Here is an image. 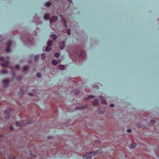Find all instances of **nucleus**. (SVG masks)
I'll return each mask as SVG.
<instances>
[{"instance_id": "f257e3e1", "label": "nucleus", "mask_w": 159, "mask_h": 159, "mask_svg": "<svg viewBox=\"0 0 159 159\" xmlns=\"http://www.w3.org/2000/svg\"><path fill=\"white\" fill-rule=\"evenodd\" d=\"M102 152V149H98L93 152H87L85 155H83V157L86 159H92V156H97L101 154Z\"/></svg>"}, {"instance_id": "f03ea898", "label": "nucleus", "mask_w": 159, "mask_h": 159, "mask_svg": "<svg viewBox=\"0 0 159 159\" xmlns=\"http://www.w3.org/2000/svg\"><path fill=\"white\" fill-rule=\"evenodd\" d=\"M74 53L77 55L78 57H84L85 55L84 51L80 48H76L74 50Z\"/></svg>"}, {"instance_id": "7ed1b4c3", "label": "nucleus", "mask_w": 159, "mask_h": 159, "mask_svg": "<svg viewBox=\"0 0 159 159\" xmlns=\"http://www.w3.org/2000/svg\"><path fill=\"white\" fill-rule=\"evenodd\" d=\"M31 123V122L30 121H27L26 120L23 121V122L21 124H20L19 122H17L16 123V125L17 126H22L24 125V124H29Z\"/></svg>"}, {"instance_id": "20e7f679", "label": "nucleus", "mask_w": 159, "mask_h": 159, "mask_svg": "<svg viewBox=\"0 0 159 159\" xmlns=\"http://www.w3.org/2000/svg\"><path fill=\"white\" fill-rule=\"evenodd\" d=\"M1 65L2 66L8 67L11 69V67L9 66V62L8 61H6L4 63H1Z\"/></svg>"}, {"instance_id": "39448f33", "label": "nucleus", "mask_w": 159, "mask_h": 159, "mask_svg": "<svg viewBox=\"0 0 159 159\" xmlns=\"http://www.w3.org/2000/svg\"><path fill=\"white\" fill-rule=\"evenodd\" d=\"M2 82L5 84V85L4 86L5 87H7L8 86L9 83V80L7 79H4L2 80Z\"/></svg>"}, {"instance_id": "423d86ee", "label": "nucleus", "mask_w": 159, "mask_h": 159, "mask_svg": "<svg viewBox=\"0 0 159 159\" xmlns=\"http://www.w3.org/2000/svg\"><path fill=\"white\" fill-rule=\"evenodd\" d=\"M57 19V17L56 16H54L52 17L50 19V21L51 22H54L56 21Z\"/></svg>"}, {"instance_id": "0eeeda50", "label": "nucleus", "mask_w": 159, "mask_h": 159, "mask_svg": "<svg viewBox=\"0 0 159 159\" xmlns=\"http://www.w3.org/2000/svg\"><path fill=\"white\" fill-rule=\"evenodd\" d=\"M100 100L102 103L103 104H106V101L104 98L102 96H101L100 97Z\"/></svg>"}, {"instance_id": "6e6552de", "label": "nucleus", "mask_w": 159, "mask_h": 159, "mask_svg": "<svg viewBox=\"0 0 159 159\" xmlns=\"http://www.w3.org/2000/svg\"><path fill=\"white\" fill-rule=\"evenodd\" d=\"M99 103V100L98 99H95L93 102V106H97Z\"/></svg>"}, {"instance_id": "1a4fd4ad", "label": "nucleus", "mask_w": 159, "mask_h": 159, "mask_svg": "<svg viewBox=\"0 0 159 159\" xmlns=\"http://www.w3.org/2000/svg\"><path fill=\"white\" fill-rule=\"evenodd\" d=\"M60 48L61 49H63L65 45V43L64 41L61 42L59 44Z\"/></svg>"}, {"instance_id": "9d476101", "label": "nucleus", "mask_w": 159, "mask_h": 159, "mask_svg": "<svg viewBox=\"0 0 159 159\" xmlns=\"http://www.w3.org/2000/svg\"><path fill=\"white\" fill-rule=\"evenodd\" d=\"M50 18V15L47 14H45L44 16V18L45 20H48Z\"/></svg>"}, {"instance_id": "9b49d317", "label": "nucleus", "mask_w": 159, "mask_h": 159, "mask_svg": "<svg viewBox=\"0 0 159 159\" xmlns=\"http://www.w3.org/2000/svg\"><path fill=\"white\" fill-rule=\"evenodd\" d=\"M61 17L62 21L64 23L65 27L66 28L67 27V25L66 20L64 19L63 18V17H62V15H61Z\"/></svg>"}, {"instance_id": "f8f14e48", "label": "nucleus", "mask_w": 159, "mask_h": 159, "mask_svg": "<svg viewBox=\"0 0 159 159\" xmlns=\"http://www.w3.org/2000/svg\"><path fill=\"white\" fill-rule=\"evenodd\" d=\"M5 114V117L6 118L8 119L10 117V115L9 112H8L7 113H6V112H5L4 113Z\"/></svg>"}, {"instance_id": "ddd939ff", "label": "nucleus", "mask_w": 159, "mask_h": 159, "mask_svg": "<svg viewBox=\"0 0 159 159\" xmlns=\"http://www.w3.org/2000/svg\"><path fill=\"white\" fill-rule=\"evenodd\" d=\"M136 146V144L134 143H132L131 144L130 146L129 147L130 148L133 149Z\"/></svg>"}, {"instance_id": "4468645a", "label": "nucleus", "mask_w": 159, "mask_h": 159, "mask_svg": "<svg viewBox=\"0 0 159 159\" xmlns=\"http://www.w3.org/2000/svg\"><path fill=\"white\" fill-rule=\"evenodd\" d=\"M52 49V48L51 47H47L45 48V51L46 52H49Z\"/></svg>"}, {"instance_id": "2eb2a0df", "label": "nucleus", "mask_w": 159, "mask_h": 159, "mask_svg": "<svg viewBox=\"0 0 159 159\" xmlns=\"http://www.w3.org/2000/svg\"><path fill=\"white\" fill-rule=\"evenodd\" d=\"M57 63V61L55 60H53L52 62V64L54 66H56Z\"/></svg>"}, {"instance_id": "dca6fc26", "label": "nucleus", "mask_w": 159, "mask_h": 159, "mask_svg": "<svg viewBox=\"0 0 159 159\" xmlns=\"http://www.w3.org/2000/svg\"><path fill=\"white\" fill-rule=\"evenodd\" d=\"M58 68L59 69L62 70L64 69L65 66L64 65H60L59 66Z\"/></svg>"}, {"instance_id": "f3484780", "label": "nucleus", "mask_w": 159, "mask_h": 159, "mask_svg": "<svg viewBox=\"0 0 159 159\" xmlns=\"http://www.w3.org/2000/svg\"><path fill=\"white\" fill-rule=\"evenodd\" d=\"M11 45V41H9L7 43V47L10 48Z\"/></svg>"}, {"instance_id": "a211bd4d", "label": "nucleus", "mask_w": 159, "mask_h": 159, "mask_svg": "<svg viewBox=\"0 0 159 159\" xmlns=\"http://www.w3.org/2000/svg\"><path fill=\"white\" fill-rule=\"evenodd\" d=\"M95 97V96H93L92 95H89L87 97V98H86V99H91V98H94Z\"/></svg>"}, {"instance_id": "6ab92c4d", "label": "nucleus", "mask_w": 159, "mask_h": 159, "mask_svg": "<svg viewBox=\"0 0 159 159\" xmlns=\"http://www.w3.org/2000/svg\"><path fill=\"white\" fill-rule=\"evenodd\" d=\"M51 37L53 39H56L57 38V36L54 34H52Z\"/></svg>"}, {"instance_id": "aec40b11", "label": "nucleus", "mask_w": 159, "mask_h": 159, "mask_svg": "<svg viewBox=\"0 0 159 159\" xmlns=\"http://www.w3.org/2000/svg\"><path fill=\"white\" fill-rule=\"evenodd\" d=\"M29 67L28 66H24L23 67V70L24 71H26L28 69Z\"/></svg>"}, {"instance_id": "412c9836", "label": "nucleus", "mask_w": 159, "mask_h": 159, "mask_svg": "<svg viewBox=\"0 0 159 159\" xmlns=\"http://www.w3.org/2000/svg\"><path fill=\"white\" fill-rule=\"evenodd\" d=\"M48 45L49 46H51L52 45V42L51 40H49L48 43Z\"/></svg>"}, {"instance_id": "4be33fe9", "label": "nucleus", "mask_w": 159, "mask_h": 159, "mask_svg": "<svg viewBox=\"0 0 159 159\" xmlns=\"http://www.w3.org/2000/svg\"><path fill=\"white\" fill-rule=\"evenodd\" d=\"M10 48L7 47V48L5 49L6 52H10Z\"/></svg>"}, {"instance_id": "5701e85b", "label": "nucleus", "mask_w": 159, "mask_h": 159, "mask_svg": "<svg viewBox=\"0 0 159 159\" xmlns=\"http://www.w3.org/2000/svg\"><path fill=\"white\" fill-rule=\"evenodd\" d=\"M51 3L50 2H48L46 3L45 6L47 7H49L51 5Z\"/></svg>"}, {"instance_id": "b1692460", "label": "nucleus", "mask_w": 159, "mask_h": 159, "mask_svg": "<svg viewBox=\"0 0 159 159\" xmlns=\"http://www.w3.org/2000/svg\"><path fill=\"white\" fill-rule=\"evenodd\" d=\"M39 58V55H36L34 57V59L35 61L38 60Z\"/></svg>"}, {"instance_id": "393cba45", "label": "nucleus", "mask_w": 159, "mask_h": 159, "mask_svg": "<svg viewBox=\"0 0 159 159\" xmlns=\"http://www.w3.org/2000/svg\"><path fill=\"white\" fill-rule=\"evenodd\" d=\"M7 73V70H2L1 72V73L2 74H4L5 73Z\"/></svg>"}, {"instance_id": "a878e982", "label": "nucleus", "mask_w": 159, "mask_h": 159, "mask_svg": "<svg viewBox=\"0 0 159 159\" xmlns=\"http://www.w3.org/2000/svg\"><path fill=\"white\" fill-rule=\"evenodd\" d=\"M45 57V55L44 54H42V56H41V59L42 60H43L44 59V58Z\"/></svg>"}, {"instance_id": "bb28decb", "label": "nucleus", "mask_w": 159, "mask_h": 159, "mask_svg": "<svg viewBox=\"0 0 159 159\" xmlns=\"http://www.w3.org/2000/svg\"><path fill=\"white\" fill-rule=\"evenodd\" d=\"M155 123V121L154 120H151L150 121V124L151 125V124H154Z\"/></svg>"}, {"instance_id": "cd10ccee", "label": "nucleus", "mask_w": 159, "mask_h": 159, "mask_svg": "<svg viewBox=\"0 0 159 159\" xmlns=\"http://www.w3.org/2000/svg\"><path fill=\"white\" fill-rule=\"evenodd\" d=\"M54 56L56 57H58L59 56V53L58 52L55 53Z\"/></svg>"}, {"instance_id": "c85d7f7f", "label": "nucleus", "mask_w": 159, "mask_h": 159, "mask_svg": "<svg viewBox=\"0 0 159 159\" xmlns=\"http://www.w3.org/2000/svg\"><path fill=\"white\" fill-rule=\"evenodd\" d=\"M16 68L17 70H19L20 69V66L19 65H17L16 66Z\"/></svg>"}, {"instance_id": "c756f323", "label": "nucleus", "mask_w": 159, "mask_h": 159, "mask_svg": "<svg viewBox=\"0 0 159 159\" xmlns=\"http://www.w3.org/2000/svg\"><path fill=\"white\" fill-rule=\"evenodd\" d=\"M4 59V57H1L0 58V61H3Z\"/></svg>"}, {"instance_id": "7c9ffc66", "label": "nucleus", "mask_w": 159, "mask_h": 159, "mask_svg": "<svg viewBox=\"0 0 159 159\" xmlns=\"http://www.w3.org/2000/svg\"><path fill=\"white\" fill-rule=\"evenodd\" d=\"M37 76L38 77H41V74H40V73H38L37 74Z\"/></svg>"}, {"instance_id": "2f4dec72", "label": "nucleus", "mask_w": 159, "mask_h": 159, "mask_svg": "<svg viewBox=\"0 0 159 159\" xmlns=\"http://www.w3.org/2000/svg\"><path fill=\"white\" fill-rule=\"evenodd\" d=\"M67 34L68 35L70 34V29H69L67 31Z\"/></svg>"}, {"instance_id": "473e14b6", "label": "nucleus", "mask_w": 159, "mask_h": 159, "mask_svg": "<svg viewBox=\"0 0 159 159\" xmlns=\"http://www.w3.org/2000/svg\"><path fill=\"white\" fill-rule=\"evenodd\" d=\"M131 129H127V131L128 132H131Z\"/></svg>"}, {"instance_id": "72a5a7b5", "label": "nucleus", "mask_w": 159, "mask_h": 159, "mask_svg": "<svg viewBox=\"0 0 159 159\" xmlns=\"http://www.w3.org/2000/svg\"><path fill=\"white\" fill-rule=\"evenodd\" d=\"M110 106V107H112L114 106V105L113 104H111Z\"/></svg>"}, {"instance_id": "f704fd0d", "label": "nucleus", "mask_w": 159, "mask_h": 159, "mask_svg": "<svg viewBox=\"0 0 159 159\" xmlns=\"http://www.w3.org/2000/svg\"><path fill=\"white\" fill-rule=\"evenodd\" d=\"M10 129L11 130H13V127H12V126H10Z\"/></svg>"}, {"instance_id": "c9c22d12", "label": "nucleus", "mask_w": 159, "mask_h": 159, "mask_svg": "<svg viewBox=\"0 0 159 159\" xmlns=\"http://www.w3.org/2000/svg\"><path fill=\"white\" fill-rule=\"evenodd\" d=\"M75 90H72V91H71V93H73V92H74V91H75Z\"/></svg>"}, {"instance_id": "e433bc0d", "label": "nucleus", "mask_w": 159, "mask_h": 159, "mask_svg": "<svg viewBox=\"0 0 159 159\" xmlns=\"http://www.w3.org/2000/svg\"><path fill=\"white\" fill-rule=\"evenodd\" d=\"M29 94L31 96H32L33 95V94L32 93H30Z\"/></svg>"}, {"instance_id": "4c0bfd02", "label": "nucleus", "mask_w": 159, "mask_h": 159, "mask_svg": "<svg viewBox=\"0 0 159 159\" xmlns=\"http://www.w3.org/2000/svg\"><path fill=\"white\" fill-rule=\"evenodd\" d=\"M10 159H15V158L14 157H12V158H10Z\"/></svg>"}, {"instance_id": "58836bf2", "label": "nucleus", "mask_w": 159, "mask_h": 159, "mask_svg": "<svg viewBox=\"0 0 159 159\" xmlns=\"http://www.w3.org/2000/svg\"><path fill=\"white\" fill-rule=\"evenodd\" d=\"M78 108H79L77 107H76V108H75V109H78Z\"/></svg>"}, {"instance_id": "ea45409f", "label": "nucleus", "mask_w": 159, "mask_h": 159, "mask_svg": "<svg viewBox=\"0 0 159 159\" xmlns=\"http://www.w3.org/2000/svg\"><path fill=\"white\" fill-rule=\"evenodd\" d=\"M84 108V107H82L81 109H83Z\"/></svg>"}, {"instance_id": "a19ab883", "label": "nucleus", "mask_w": 159, "mask_h": 159, "mask_svg": "<svg viewBox=\"0 0 159 159\" xmlns=\"http://www.w3.org/2000/svg\"><path fill=\"white\" fill-rule=\"evenodd\" d=\"M96 89H98V88H96ZM99 89V88H98V89Z\"/></svg>"}]
</instances>
